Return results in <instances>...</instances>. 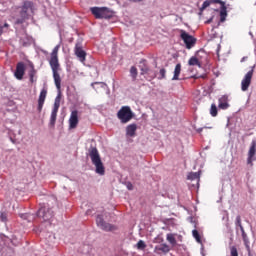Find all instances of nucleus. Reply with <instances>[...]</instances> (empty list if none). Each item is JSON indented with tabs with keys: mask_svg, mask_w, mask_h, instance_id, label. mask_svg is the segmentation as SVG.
<instances>
[{
	"mask_svg": "<svg viewBox=\"0 0 256 256\" xmlns=\"http://www.w3.org/2000/svg\"><path fill=\"white\" fill-rule=\"evenodd\" d=\"M218 107L219 109H223V110H226V109H229V97L228 96H221L218 100Z\"/></svg>",
	"mask_w": 256,
	"mask_h": 256,
	"instance_id": "nucleus-15",
	"label": "nucleus"
},
{
	"mask_svg": "<svg viewBox=\"0 0 256 256\" xmlns=\"http://www.w3.org/2000/svg\"><path fill=\"white\" fill-rule=\"evenodd\" d=\"M247 161H256V140L253 139L250 143L247 153Z\"/></svg>",
	"mask_w": 256,
	"mask_h": 256,
	"instance_id": "nucleus-12",
	"label": "nucleus"
},
{
	"mask_svg": "<svg viewBox=\"0 0 256 256\" xmlns=\"http://www.w3.org/2000/svg\"><path fill=\"white\" fill-rule=\"evenodd\" d=\"M93 164H94L95 167H96L95 172H96L98 175H105V165H103V162H102V161H94Z\"/></svg>",
	"mask_w": 256,
	"mask_h": 256,
	"instance_id": "nucleus-18",
	"label": "nucleus"
},
{
	"mask_svg": "<svg viewBox=\"0 0 256 256\" xmlns=\"http://www.w3.org/2000/svg\"><path fill=\"white\" fill-rule=\"evenodd\" d=\"M211 3H212V4L225 5V2H223V1H221V0H212Z\"/></svg>",
	"mask_w": 256,
	"mask_h": 256,
	"instance_id": "nucleus-41",
	"label": "nucleus"
},
{
	"mask_svg": "<svg viewBox=\"0 0 256 256\" xmlns=\"http://www.w3.org/2000/svg\"><path fill=\"white\" fill-rule=\"evenodd\" d=\"M145 247H147V244H145L143 240H139L137 243V249L143 250Z\"/></svg>",
	"mask_w": 256,
	"mask_h": 256,
	"instance_id": "nucleus-29",
	"label": "nucleus"
},
{
	"mask_svg": "<svg viewBox=\"0 0 256 256\" xmlns=\"http://www.w3.org/2000/svg\"><path fill=\"white\" fill-rule=\"evenodd\" d=\"M45 99H47V89L43 88L38 98V107H37L38 113H41L43 111V105H45Z\"/></svg>",
	"mask_w": 256,
	"mask_h": 256,
	"instance_id": "nucleus-13",
	"label": "nucleus"
},
{
	"mask_svg": "<svg viewBox=\"0 0 256 256\" xmlns=\"http://www.w3.org/2000/svg\"><path fill=\"white\" fill-rule=\"evenodd\" d=\"M3 29H9V23H4L3 26L0 25V37L3 35Z\"/></svg>",
	"mask_w": 256,
	"mask_h": 256,
	"instance_id": "nucleus-37",
	"label": "nucleus"
},
{
	"mask_svg": "<svg viewBox=\"0 0 256 256\" xmlns=\"http://www.w3.org/2000/svg\"><path fill=\"white\" fill-rule=\"evenodd\" d=\"M253 73H255V66H253L252 69L244 75L241 81V91H249L251 81L253 80Z\"/></svg>",
	"mask_w": 256,
	"mask_h": 256,
	"instance_id": "nucleus-6",
	"label": "nucleus"
},
{
	"mask_svg": "<svg viewBox=\"0 0 256 256\" xmlns=\"http://www.w3.org/2000/svg\"><path fill=\"white\" fill-rule=\"evenodd\" d=\"M239 229H240L242 235L246 234V233H245V228H244L243 226L239 227Z\"/></svg>",
	"mask_w": 256,
	"mask_h": 256,
	"instance_id": "nucleus-44",
	"label": "nucleus"
},
{
	"mask_svg": "<svg viewBox=\"0 0 256 256\" xmlns=\"http://www.w3.org/2000/svg\"><path fill=\"white\" fill-rule=\"evenodd\" d=\"M0 221H2L3 223H7V214L6 213H1Z\"/></svg>",
	"mask_w": 256,
	"mask_h": 256,
	"instance_id": "nucleus-39",
	"label": "nucleus"
},
{
	"mask_svg": "<svg viewBox=\"0 0 256 256\" xmlns=\"http://www.w3.org/2000/svg\"><path fill=\"white\" fill-rule=\"evenodd\" d=\"M230 255L231 256H239V252L237 251V247H235V246L230 247Z\"/></svg>",
	"mask_w": 256,
	"mask_h": 256,
	"instance_id": "nucleus-30",
	"label": "nucleus"
},
{
	"mask_svg": "<svg viewBox=\"0 0 256 256\" xmlns=\"http://www.w3.org/2000/svg\"><path fill=\"white\" fill-rule=\"evenodd\" d=\"M59 107H61V93H59L54 101V106L51 112V116H50V125L52 127L55 126V123L57 121V113H59Z\"/></svg>",
	"mask_w": 256,
	"mask_h": 256,
	"instance_id": "nucleus-4",
	"label": "nucleus"
},
{
	"mask_svg": "<svg viewBox=\"0 0 256 256\" xmlns=\"http://www.w3.org/2000/svg\"><path fill=\"white\" fill-rule=\"evenodd\" d=\"M29 19V13L23 12V10L20 11V18L16 20V25H23L25 21Z\"/></svg>",
	"mask_w": 256,
	"mask_h": 256,
	"instance_id": "nucleus-20",
	"label": "nucleus"
},
{
	"mask_svg": "<svg viewBox=\"0 0 256 256\" xmlns=\"http://www.w3.org/2000/svg\"><path fill=\"white\" fill-rule=\"evenodd\" d=\"M59 46L54 47L51 52V57L49 60L50 67L53 73L54 83L58 90L61 89V76L59 75Z\"/></svg>",
	"mask_w": 256,
	"mask_h": 256,
	"instance_id": "nucleus-1",
	"label": "nucleus"
},
{
	"mask_svg": "<svg viewBox=\"0 0 256 256\" xmlns=\"http://www.w3.org/2000/svg\"><path fill=\"white\" fill-rule=\"evenodd\" d=\"M149 75V81H151L152 79H155V77H157V73H155V71L150 70L149 73L147 74Z\"/></svg>",
	"mask_w": 256,
	"mask_h": 256,
	"instance_id": "nucleus-35",
	"label": "nucleus"
},
{
	"mask_svg": "<svg viewBox=\"0 0 256 256\" xmlns=\"http://www.w3.org/2000/svg\"><path fill=\"white\" fill-rule=\"evenodd\" d=\"M10 141H11V143H13V145H17V143H19V141H17V139L12 138V137H10Z\"/></svg>",
	"mask_w": 256,
	"mask_h": 256,
	"instance_id": "nucleus-43",
	"label": "nucleus"
},
{
	"mask_svg": "<svg viewBox=\"0 0 256 256\" xmlns=\"http://www.w3.org/2000/svg\"><path fill=\"white\" fill-rule=\"evenodd\" d=\"M188 65H190V67H201V62L199 61V59H197V57L192 56L189 60H188Z\"/></svg>",
	"mask_w": 256,
	"mask_h": 256,
	"instance_id": "nucleus-23",
	"label": "nucleus"
},
{
	"mask_svg": "<svg viewBox=\"0 0 256 256\" xmlns=\"http://www.w3.org/2000/svg\"><path fill=\"white\" fill-rule=\"evenodd\" d=\"M96 225H98L100 229H102V231H107V232L117 231V226L105 222V220H103V216L101 215H98L96 217Z\"/></svg>",
	"mask_w": 256,
	"mask_h": 256,
	"instance_id": "nucleus-7",
	"label": "nucleus"
},
{
	"mask_svg": "<svg viewBox=\"0 0 256 256\" xmlns=\"http://www.w3.org/2000/svg\"><path fill=\"white\" fill-rule=\"evenodd\" d=\"M166 239L172 247H175V245H177V239H175V234H167Z\"/></svg>",
	"mask_w": 256,
	"mask_h": 256,
	"instance_id": "nucleus-25",
	"label": "nucleus"
},
{
	"mask_svg": "<svg viewBox=\"0 0 256 256\" xmlns=\"http://www.w3.org/2000/svg\"><path fill=\"white\" fill-rule=\"evenodd\" d=\"M210 115L212 117H217V115H218L217 105L211 104Z\"/></svg>",
	"mask_w": 256,
	"mask_h": 256,
	"instance_id": "nucleus-26",
	"label": "nucleus"
},
{
	"mask_svg": "<svg viewBox=\"0 0 256 256\" xmlns=\"http://www.w3.org/2000/svg\"><path fill=\"white\" fill-rule=\"evenodd\" d=\"M127 189H128L129 191H133V184H132L131 182H128V183H127Z\"/></svg>",
	"mask_w": 256,
	"mask_h": 256,
	"instance_id": "nucleus-42",
	"label": "nucleus"
},
{
	"mask_svg": "<svg viewBox=\"0 0 256 256\" xmlns=\"http://www.w3.org/2000/svg\"><path fill=\"white\" fill-rule=\"evenodd\" d=\"M130 74H131V77H132L133 81H135V79H137V75H138L137 67L132 66L130 68Z\"/></svg>",
	"mask_w": 256,
	"mask_h": 256,
	"instance_id": "nucleus-27",
	"label": "nucleus"
},
{
	"mask_svg": "<svg viewBox=\"0 0 256 256\" xmlns=\"http://www.w3.org/2000/svg\"><path fill=\"white\" fill-rule=\"evenodd\" d=\"M91 13L96 19H111L113 17L107 8L93 7Z\"/></svg>",
	"mask_w": 256,
	"mask_h": 256,
	"instance_id": "nucleus-3",
	"label": "nucleus"
},
{
	"mask_svg": "<svg viewBox=\"0 0 256 256\" xmlns=\"http://www.w3.org/2000/svg\"><path fill=\"white\" fill-rule=\"evenodd\" d=\"M212 0H205L203 2V5H202V9H207V7H209V5H212Z\"/></svg>",
	"mask_w": 256,
	"mask_h": 256,
	"instance_id": "nucleus-36",
	"label": "nucleus"
},
{
	"mask_svg": "<svg viewBox=\"0 0 256 256\" xmlns=\"http://www.w3.org/2000/svg\"><path fill=\"white\" fill-rule=\"evenodd\" d=\"M28 75L31 83H35V81H37V70H35V66H31V70Z\"/></svg>",
	"mask_w": 256,
	"mask_h": 256,
	"instance_id": "nucleus-21",
	"label": "nucleus"
},
{
	"mask_svg": "<svg viewBox=\"0 0 256 256\" xmlns=\"http://www.w3.org/2000/svg\"><path fill=\"white\" fill-rule=\"evenodd\" d=\"M151 69H149V68H142L141 69V75H147L148 73H149V71H150Z\"/></svg>",
	"mask_w": 256,
	"mask_h": 256,
	"instance_id": "nucleus-40",
	"label": "nucleus"
},
{
	"mask_svg": "<svg viewBox=\"0 0 256 256\" xmlns=\"http://www.w3.org/2000/svg\"><path fill=\"white\" fill-rule=\"evenodd\" d=\"M88 155L91 161H101V157L99 156V150L96 147L91 146L88 150Z\"/></svg>",
	"mask_w": 256,
	"mask_h": 256,
	"instance_id": "nucleus-14",
	"label": "nucleus"
},
{
	"mask_svg": "<svg viewBox=\"0 0 256 256\" xmlns=\"http://www.w3.org/2000/svg\"><path fill=\"white\" fill-rule=\"evenodd\" d=\"M25 63L24 62H18L16 65V70L14 72V77L18 79V81H21L25 75Z\"/></svg>",
	"mask_w": 256,
	"mask_h": 256,
	"instance_id": "nucleus-11",
	"label": "nucleus"
},
{
	"mask_svg": "<svg viewBox=\"0 0 256 256\" xmlns=\"http://www.w3.org/2000/svg\"><path fill=\"white\" fill-rule=\"evenodd\" d=\"M74 53L81 63H85V59H87V52L83 50V45H81V43H76Z\"/></svg>",
	"mask_w": 256,
	"mask_h": 256,
	"instance_id": "nucleus-9",
	"label": "nucleus"
},
{
	"mask_svg": "<svg viewBox=\"0 0 256 256\" xmlns=\"http://www.w3.org/2000/svg\"><path fill=\"white\" fill-rule=\"evenodd\" d=\"M179 75H181V64L178 63L176 66H175V69H174V76L172 78L173 81H179Z\"/></svg>",
	"mask_w": 256,
	"mask_h": 256,
	"instance_id": "nucleus-24",
	"label": "nucleus"
},
{
	"mask_svg": "<svg viewBox=\"0 0 256 256\" xmlns=\"http://www.w3.org/2000/svg\"><path fill=\"white\" fill-rule=\"evenodd\" d=\"M235 226H236V227H242V226H243V224L241 223V216H240V215H238V216L236 217Z\"/></svg>",
	"mask_w": 256,
	"mask_h": 256,
	"instance_id": "nucleus-34",
	"label": "nucleus"
},
{
	"mask_svg": "<svg viewBox=\"0 0 256 256\" xmlns=\"http://www.w3.org/2000/svg\"><path fill=\"white\" fill-rule=\"evenodd\" d=\"M180 37L184 41L186 49H193L197 43V38L191 36V34L185 32V30L180 31Z\"/></svg>",
	"mask_w": 256,
	"mask_h": 256,
	"instance_id": "nucleus-5",
	"label": "nucleus"
},
{
	"mask_svg": "<svg viewBox=\"0 0 256 256\" xmlns=\"http://www.w3.org/2000/svg\"><path fill=\"white\" fill-rule=\"evenodd\" d=\"M242 238H243L245 247L249 249V238L247 237V233L242 234Z\"/></svg>",
	"mask_w": 256,
	"mask_h": 256,
	"instance_id": "nucleus-31",
	"label": "nucleus"
},
{
	"mask_svg": "<svg viewBox=\"0 0 256 256\" xmlns=\"http://www.w3.org/2000/svg\"><path fill=\"white\" fill-rule=\"evenodd\" d=\"M77 125H79V111L73 110L69 118V127L70 129H77Z\"/></svg>",
	"mask_w": 256,
	"mask_h": 256,
	"instance_id": "nucleus-10",
	"label": "nucleus"
},
{
	"mask_svg": "<svg viewBox=\"0 0 256 256\" xmlns=\"http://www.w3.org/2000/svg\"><path fill=\"white\" fill-rule=\"evenodd\" d=\"M212 21H213V18H210V19H208L205 23H206V24H209V23H212Z\"/></svg>",
	"mask_w": 256,
	"mask_h": 256,
	"instance_id": "nucleus-46",
	"label": "nucleus"
},
{
	"mask_svg": "<svg viewBox=\"0 0 256 256\" xmlns=\"http://www.w3.org/2000/svg\"><path fill=\"white\" fill-rule=\"evenodd\" d=\"M33 10V2L26 1L24 2L21 11L24 13H29V11Z\"/></svg>",
	"mask_w": 256,
	"mask_h": 256,
	"instance_id": "nucleus-22",
	"label": "nucleus"
},
{
	"mask_svg": "<svg viewBox=\"0 0 256 256\" xmlns=\"http://www.w3.org/2000/svg\"><path fill=\"white\" fill-rule=\"evenodd\" d=\"M226 17H227V11L222 10L220 12V21H221V23H223L225 21Z\"/></svg>",
	"mask_w": 256,
	"mask_h": 256,
	"instance_id": "nucleus-32",
	"label": "nucleus"
},
{
	"mask_svg": "<svg viewBox=\"0 0 256 256\" xmlns=\"http://www.w3.org/2000/svg\"><path fill=\"white\" fill-rule=\"evenodd\" d=\"M37 217H40L45 222H47V221L51 222V219H53V217H54V213L51 208H47L44 206L38 210Z\"/></svg>",
	"mask_w": 256,
	"mask_h": 256,
	"instance_id": "nucleus-8",
	"label": "nucleus"
},
{
	"mask_svg": "<svg viewBox=\"0 0 256 256\" xmlns=\"http://www.w3.org/2000/svg\"><path fill=\"white\" fill-rule=\"evenodd\" d=\"M128 1H131V3H141V1L143 0H128Z\"/></svg>",
	"mask_w": 256,
	"mask_h": 256,
	"instance_id": "nucleus-45",
	"label": "nucleus"
},
{
	"mask_svg": "<svg viewBox=\"0 0 256 256\" xmlns=\"http://www.w3.org/2000/svg\"><path fill=\"white\" fill-rule=\"evenodd\" d=\"M136 132L137 124H130L126 127V135H128V137H135Z\"/></svg>",
	"mask_w": 256,
	"mask_h": 256,
	"instance_id": "nucleus-19",
	"label": "nucleus"
},
{
	"mask_svg": "<svg viewBox=\"0 0 256 256\" xmlns=\"http://www.w3.org/2000/svg\"><path fill=\"white\" fill-rule=\"evenodd\" d=\"M117 118L121 121V123H129V121L133 119V111H131V107L122 106L117 112Z\"/></svg>",
	"mask_w": 256,
	"mask_h": 256,
	"instance_id": "nucleus-2",
	"label": "nucleus"
},
{
	"mask_svg": "<svg viewBox=\"0 0 256 256\" xmlns=\"http://www.w3.org/2000/svg\"><path fill=\"white\" fill-rule=\"evenodd\" d=\"M154 251L157 253V255H161V253H169V251H171V248H169V245L167 244H160L158 246H155Z\"/></svg>",
	"mask_w": 256,
	"mask_h": 256,
	"instance_id": "nucleus-17",
	"label": "nucleus"
},
{
	"mask_svg": "<svg viewBox=\"0 0 256 256\" xmlns=\"http://www.w3.org/2000/svg\"><path fill=\"white\" fill-rule=\"evenodd\" d=\"M187 179L189 181H195L196 187H199V181H201V172H191L188 174Z\"/></svg>",
	"mask_w": 256,
	"mask_h": 256,
	"instance_id": "nucleus-16",
	"label": "nucleus"
},
{
	"mask_svg": "<svg viewBox=\"0 0 256 256\" xmlns=\"http://www.w3.org/2000/svg\"><path fill=\"white\" fill-rule=\"evenodd\" d=\"M21 219H27L31 221V214L25 213V214H20Z\"/></svg>",
	"mask_w": 256,
	"mask_h": 256,
	"instance_id": "nucleus-38",
	"label": "nucleus"
},
{
	"mask_svg": "<svg viewBox=\"0 0 256 256\" xmlns=\"http://www.w3.org/2000/svg\"><path fill=\"white\" fill-rule=\"evenodd\" d=\"M166 73H167V70H165V68L160 69L158 79H165Z\"/></svg>",
	"mask_w": 256,
	"mask_h": 256,
	"instance_id": "nucleus-33",
	"label": "nucleus"
},
{
	"mask_svg": "<svg viewBox=\"0 0 256 256\" xmlns=\"http://www.w3.org/2000/svg\"><path fill=\"white\" fill-rule=\"evenodd\" d=\"M192 235L194 239H196L197 243H201V235L199 234V231L193 230Z\"/></svg>",
	"mask_w": 256,
	"mask_h": 256,
	"instance_id": "nucleus-28",
	"label": "nucleus"
}]
</instances>
